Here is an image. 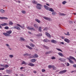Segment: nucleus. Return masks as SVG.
Returning a JSON list of instances; mask_svg holds the SVG:
<instances>
[{
    "label": "nucleus",
    "mask_w": 76,
    "mask_h": 76,
    "mask_svg": "<svg viewBox=\"0 0 76 76\" xmlns=\"http://www.w3.org/2000/svg\"><path fill=\"white\" fill-rule=\"evenodd\" d=\"M67 71L66 70H64L61 71L59 72V74H63V73L66 72Z\"/></svg>",
    "instance_id": "nucleus-1"
},
{
    "label": "nucleus",
    "mask_w": 76,
    "mask_h": 76,
    "mask_svg": "<svg viewBox=\"0 0 76 76\" xmlns=\"http://www.w3.org/2000/svg\"><path fill=\"white\" fill-rule=\"evenodd\" d=\"M39 6L40 7H41L42 5L40 4H37V8L39 10H40L41 9V8L40 7H39Z\"/></svg>",
    "instance_id": "nucleus-2"
},
{
    "label": "nucleus",
    "mask_w": 76,
    "mask_h": 76,
    "mask_svg": "<svg viewBox=\"0 0 76 76\" xmlns=\"http://www.w3.org/2000/svg\"><path fill=\"white\" fill-rule=\"evenodd\" d=\"M45 35L48 37H49V38H51V36L48 33H47V32H46L45 33Z\"/></svg>",
    "instance_id": "nucleus-3"
},
{
    "label": "nucleus",
    "mask_w": 76,
    "mask_h": 76,
    "mask_svg": "<svg viewBox=\"0 0 76 76\" xmlns=\"http://www.w3.org/2000/svg\"><path fill=\"white\" fill-rule=\"evenodd\" d=\"M17 26H19V27H20V28H23H23H24L25 26L24 24H23V26H20L19 24H17Z\"/></svg>",
    "instance_id": "nucleus-4"
},
{
    "label": "nucleus",
    "mask_w": 76,
    "mask_h": 76,
    "mask_svg": "<svg viewBox=\"0 0 76 76\" xmlns=\"http://www.w3.org/2000/svg\"><path fill=\"white\" fill-rule=\"evenodd\" d=\"M13 29H18V30H20V28L18 27V26H15V27H13Z\"/></svg>",
    "instance_id": "nucleus-5"
},
{
    "label": "nucleus",
    "mask_w": 76,
    "mask_h": 76,
    "mask_svg": "<svg viewBox=\"0 0 76 76\" xmlns=\"http://www.w3.org/2000/svg\"><path fill=\"white\" fill-rule=\"evenodd\" d=\"M51 42L52 43H54V44H56L57 43V41L55 40L52 39L51 40Z\"/></svg>",
    "instance_id": "nucleus-6"
},
{
    "label": "nucleus",
    "mask_w": 76,
    "mask_h": 76,
    "mask_svg": "<svg viewBox=\"0 0 76 76\" xmlns=\"http://www.w3.org/2000/svg\"><path fill=\"white\" fill-rule=\"evenodd\" d=\"M43 18L44 19H45V20H49V21H50L51 20L50 18H47V17H44Z\"/></svg>",
    "instance_id": "nucleus-7"
},
{
    "label": "nucleus",
    "mask_w": 76,
    "mask_h": 76,
    "mask_svg": "<svg viewBox=\"0 0 76 76\" xmlns=\"http://www.w3.org/2000/svg\"><path fill=\"white\" fill-rule=\"evenodd\" d=\"M44 7L45 8V9H46L47 10H49V9H50V7H49L48 6L46 5H44Z\"/></svg>",
    "instance_id": "nucleus-8"
},
{
    "label": "nucleus",
    "mask_w": 76,
    "mask_h": 76,
    "mask_svg": "<svg viewBox=\"0 0 76 76\" xmlns=\"http://www.w3.org/2000/svg\"><path fill=\"white\" fill-rule=\"evenodd\" d=\"M64 41L66 42L67 43H69L70 42V40L67 38H65L64 39Z\"/></svg>",
    "instance_id": "nucleus-9"
},
{
    "label": "nucleus",
    "mask_w": 76,
    "mask_h": 76,
    "mask_svg": "<svg viewBox=\"0 0 76 76\" xmlns=\"http://www.w3.org/2000/svg\"><path fill=\"white\" fill-rule=\"evenodd\" d=\"M1 26H7L8 25V24L7 23H4L0 24Z\"/></svg>",
    "instance_id": "nucleus-10"
},
{
    "label": "nucleus",
    "mask_w": 76,
    "mask_h": 76,
    "mask_svg": "<svg viewBox=\"0 0 76 76\" xmlns=\"http://www.w3.org/2000/svg\"><path fill=\"white\" fill-rule=\"evenodd\" d=\"M28 65L29 66H34V64L30 63L29 64H28Z\"/></svg>",
    "instance_id": "nucleus-11"
},
{
    "label": "nucleus",
    "mask_w": 76,
    "mask_h": 76,
    "mask_svg": "<svg viewBox=\"0 0 76 76\" xmlns=\"http://www.w3.org/2000/svg\"><path fill=\"white\" fill-rule=\"evenodd\" d=\"M12 71L8 70L7 69L6 70V72L8 74H10L11 73Z\"/></svg>",
    "instance_id": "nucleus-12"
},
{
    "label": "nucleus",
    "mask_w": 76,
    "mask_h": 76,
    "mask_svg": "<svg viewBox=\"0 0 76 76\" xmlns=\"http://www.w3.org/2000/svg\"><path fill=\"white\" fill-rule=\"evenodd\" d=\"M58 54L60 56L62 57H63L64 56V55H63V54L60 52H59L58 53Z\"/></svg>",
    "instance_id": "nucleus-13"
},
{
    "label": "nucleus",
    "mask_w": 76,
    "mask_h": 76,
    "mask_svg": "<svg viewBox=\"0 0 76 76\" xmlns=\"http://www.w3.org/2000/svg\"><path fill=\"white\" fill-rule=\"evenodd\" d=\"M38 57V55L36 53H35L34 55L32 56V58H37Z\"/></svg>",
    "instance_id": "nucleus-14"
},
{
    "label": "nucleus",
    "mask_w": 76,
    "mask_h": 76,
    "mask_svg": "<svg viewBox=\"0 0 76 76\" xmlns=\"http://www.w3.org/2000/svg\"><path fill=\"white\" fill-rule=\"evenodd\" d=\"M59 60L60 61L63 62L65 61V59L64 58H61L59 59Z\"/></svg>",
    "instance_id": "nucleus-15"
},
{
    "label": "nucleus",
    "mask_w": 76,
    "mask_h": 76,
    "mask_svg": "<svg viewBox=\"0 0 76 76\" xmlns=\"http://www.w3.org/2000/svg\"><path fill=\"white\" fill-rule=\"evenodd\" d=\"M12 32V31H8L7 32V33L8 35V36H9L10 34Z\"/></svg>",
    "instance_id": "nucleus-16"
},
{
    "label": "nucleus",
    "mask_w": 76,
    "mask_h": 76,
    "mask_svg": "<svg viewBox=\"0 0 76 76\" xmlns=\"http://www.w3.org/2000/svg\"><path fill=\"white\" fill-rule=\"evenodd\" d=\"M26 47L27 48H28L30 50H32V48L30 47V46L27 45H26Z\"/></svg>",
    "instance_id": "nucleus-17"
},
{
    "label": "nucleus",
    "mask_w": 76,
    "mask_h": 76,
    "mask_svg": "<svg viewBox=\"0 0 76 76\" xmlns=\"http://www.w3.org/2000/svg\"><path fill=\"white\" fill-rule=\"evenodd\" d=\"M27 28H28V29L29 30H32L33 29V30H34V31H35V29H34L33 28H30L29 27H28Z\"/></svg>",
    "instance_id": "nucleus-18"
},
{
    "label": "nucleus",
    "mask_w": 76,
    "mask_h": 76,
    "mask_svg": "<svg viewBox=\"0 0 76 76\" xmlns=\"http://www.w3.org/2000/svg\"><path fill=\"white\" fill-rule=\"evenodd\" d=\"M0 19H1V20L3 19L7 20L8 19V18L6 17H0Z\"/></svg>",
    "instance_id": "nucleus-19"
},
{
    "label": "nucleus",
    "mask_w": 76,
    "mask_h": 76,
    "mask_svg": "<svg viewBox=\"0 0 76 76\" xmlns=\"http://www.w3.org/2000/svg\"><path fill=\"white\" fill-rule=\"evenodd\" d=\"M36 61V59H32L31 60V62L32 63H34Z\"/></svg>",
    "instance_id": "nucleus-20"
},
{
    "label": "nucleus",
    "mask_w": 76,
    "mask_h": 76,
    "mask_svg": "<svg viewBox=\"0 0 76 76\" xmlns=\"http://www.w3.org/2000/svg\"><path fill=\"white\" fill-rule=\"evenodd\" d=\"M30 46L31 47H34L35 46V45L32 43H31L29 44Z\"/></svg>",
    "instance_id": "nucleus-21"
},
{
    "label": "nucleus",
    "mask_w": 76,
    "mask_h": 76,
    "mask_svg": "<svg viewBox=\"0 0 76 76\" xmlns=\"http://www.w3.org/2000/svg\"><path fill=\"white\" fill-rule=\"evenodd\" d=\"M3 35H5V36H6V37H7L8 36V34H7V33H3Z\"/></svg>",
    "instance_id": "nucleus-22"
},
{
    "label": "nucleus",
    "mask_w": 76,
    "mask_h": 76,
    "mask_svg": "<svg viewBox=\"0 0 76 76\" xmlns=\"http://www.w3.org/2000/svg\"><path fill=\"white\" fill-rule=\"evenodd\" d=\"M13 23L11 21H9V25H13Z\"/></svg>",
    "instance_id": "nucleus-23"
},
{
    "label": "nucleus",
    "mask_w": 76,
    "mask_h": 76,
    "mask_svg": "<svg viewBox=\"0 0 76 76\" xmlns=\"http://www.w3.org/2000/svg\"><path fill=\"white\" fill-rule=\"evenodd\" d=\"M49 10L50 11L52 12H53L54 11V10L52 8H50L49 10Z\"/></svg>",
    "instance_id": "nucleus-24"
},
{
    "label": "nucleus",
    "mask_w": 76,
    "mask_h": 76,
    "mask_svg": "<svg viewBox=\"0 0 76 76\" xmlns=\"http://www.w3.org/2000/svg\"><path fill=\"white\" fill-rule=\"evenodd\" d=\"M28 53H26L25 54H24L23 56L24 57H26L27 56H28Z\"/></svg>",
    "instance_id": "nucleus-25"
},
{
    "label": "nucleus",
    "mask_w": 76,
    "mask_h": 76,
    "mask_svg": "<svg viewBox=\"0 0 76 76\" xmlns=\"http://www.w3.org/2000/svg\"><path fill=\"white\" fill-rule=\"evenodd\" d=\"M9 67V66L8 65H4V67L5 68H7L8 67Z\"/></svg>",
    "instance_id": "nucleus-26"
},
{
    "label": "nucleus",
    "mask_w": 76,
    "mask_h": 76,
    "mask_svg": "<svg viewBox=\"0 0 76 76\" xmlns=\"http://www.w3.org/2000/svg\"><path fill=\"white\" fill-rule=\"evenodd\" d=\"M20 38L21 40L22 41H26V40L24 39L23 37H20Z\"/></svg>",
    "instance_id": "nucleus-27"
},
{
    "label": "nucleus",
    "mask_w": 76,
    "mask_h": 76,
    "mask_svg": "<svg viewBox=\"0 0 76 76\" xmlns=\"http://www.w3.org/2000/svg\"><path fill=\"white\" fill-rule=\"evenodd\" d=\"M43 47H44V48H45V49H49L50 48L49 47H48L47 46H46L45 45H44Z\"/></svg>",
    "instance_id": "nucleus-28"
},
{
    "label": "nucleus",
    "mask_w": 76,
    "mask_h": 76,
    "mask_svg": "<svg viewBox=\"0 0 76 76\" xmlns=\"http://www.w3.org/2000/svg\"><path fill=\"white\" fill-rule=\"evenodd\" d=\"M32 3L35 4H37V1L35 0L33 1H32Z\"/></svg>",
    "instance_id": "nucleus-29"
},
{
    "label": "nucleus",
    "mask_w": 76,
    "mask_h": 76,
    "mask_svg": "<svg viewBox=\"0 0 76 76\" xmlns=\"http://www.w3.org/2000/svg\"><path fill=\"white\" fill-rule=\"evenodd\" d=\"M52 68H53V70H55L57 69L56 67L54 66V65L53 66Z\"/></svg>",
    "instance_id": "nucleus-30"
},
{
    "label": "nucleus",
    "mask_w": 76,
    "mask_h": 76,
    "mask_svg": "<svg viewBox=\"0 0 76 76\" xmlns=\"http://www.w3.org/2000/svg\"><path fill=\"white\" fill-rule=\"evenodd\" d=\"M27 63L26 62H24V61H23L22 62V65H23V64H24V65H26Z\"/></svg>",
    "instance_id": "nucleus-31"
},
{
    "label": "nucleus",
    "mask_w": 76,
    "mask_h": 76,
    "mask_svg": "<svg viewBox=\"0 0 76 76\" xmlns=\"http://www.w3.org/2000/svg\"><path fill=\"white\" fill-rule=\"evenodd\" d=\"M64 34H65V35H68V36L70 35V34H69V32H67L66 34L64 33Z\"/></svg>",
    "instance_id": "nucleus-32"
},
{
    "label": "nucleus",
    "mask_w": 76,
    "mask_h": 76,
    "mask_svg": "<svg viewBox=\"0 0 76 76\" xmlns=\"http://www.w3.org/2000/svg\"><path fill=\"white\" fill-rule=\"evenodd\" d=\"M48 40L47 39H45L43 40L44 42H48Z\"/></svg>",
    "instance_id": "nucleus-33"
},
{
    "label": "nucleus",
    "mask_w": 76,
    "mask_h": 76,
    "mask_svg": "<svg viewBox=\"0 0 76 76\" xmlns=\"http://www.w3.org/2000/svg\"><path fill=\"white\" fill-rule=\"evenodd\" d=\"M36 21L38 23H40V21L37 19H35Z\"/></svg>",
    "instance_id": "nucleus-34"
},
{
    "label": "nucleus",
    "mask_w": 76,
    "mask_h": 76,
    "mask_svg": "<svg viewBox=\"0 0 76 76\" xmlns=\"http://www.w3.org/2000/svg\"><path fill=\"white\" fill-rule=\"evenodd\" d=\"M53 65H49L48 68L49 69H51L52 68H53Z\"/></svg>",
    "instance_id": "nucleus-35"
},
{
    "label": "nucleus",
    "mask_w": 76,
    "mask_h": 76,
    "mask_svg": "<svg viewBox=\"0 0 76 76\" xmlns=\"http://www.w3.org/2000/svg\"><path fill=\"white\" fill-rule=\"evenodd\" d=\"M69 63H70L72 64H74V62H73V61H72L71 60H70L69 61Z\"/></svg>",
    "instance_id": "nucleus-36"
},
{
    "label": "nucleus",
    "mask_w": 76,
    "mask_h": 76,
    "mask_svg": "<svg viewBox=\"0 0 76 76\" xmlns=\"http://www.w3.org/2000/svg\"><path fill=\"white\" fill-rule=\"evenodd\" d=\"M0 11H1V12H2V13H4V10L3 9H1L0 10Z\"/></svg>",
    "instance_id": "nucleus-37"
},
{
    "label": "nucleus",
    "mask_w": 76,
    "mask_h": 76,
    "mask_svg": "<svg viewBox=\"0 0 76 76\" xmlns=\"http://www.w3.org/2000/svg\"><path fill=\"white\" fill-rule=\"evenodd\" d=\"M34 26L35 28H38V26L36 24H34Z\"/></svg>",
    "instance_id": "nucleus-38"
},
{
    "label": "nucleus",
    "mask_w": 76,
    "mask_h": 76,
    "mask_svg": "<svg viewBox=\"0 0 76 76\" xmlns=\"http://www.w3.org/2000/svg\"><path fill=\"white\" fill-rule=\"evenodd\" d=\"M28 56L30 57V58H32V55L31 54H29L28 55Z\"/></svg>",
    "instance_id": "nucleus-39"
},
{
    "label": "nucleus",
    "mask_w": 76,
    "mask_h": 76,
    "mask_svg": "<svg viewBox=\"0 0 76 76\" xmlns=\"http://www.w3.org/2000/svg\"><path fill=\"white\" fill-rule=\"evenodd\" d=\"M69 58H70V59H74V58H75L73 57H72V56H69Z\"/></svg>",
    "instance_id": "nucleus-40"
},
{
    "label": "nucleus",
    "mask_w": 76,
    "mask_h": 76,
    "mask_svg": "<svg viewBox=\"0 0 76 76\" xmlns=\"http://www.w3.org/2000/svg\"><path fill=\"white\" fill-rule=\"evenodd\" d=\"M56 50H58L59 51H60L62 52H63V51H62V50L59 48H57Z\"/></svg>",
    "instance_id": "nucleus-41"
},
{
    "label": "nucleus",
    "mask_w": 76,
    "mask_h": 76,
    "mask_svg": "<svg viewBox=\"0 0 76 76\" xmlns=\"http://www.w3.org/2000/svg\"><path fill=\"white\" fill-rule=\"evenodd\" d=\"M9 57L10 58H12L13 57V55H9Z\"/></svg>",
    "instance_id": "nucleus-42"
},
{
    "label": "nucleus",
    "mask_w": 76,
    "mask_h": 76,
    "mask_svg": "<svg viewBox=\"0 0 76 76\" xmlns=\"http://www.w3.org/2000/svg\"><path fill=\"white\" fill-rule=\"evenodd\" d=\"M42 34L40 33V34H38L36 36H42Z\"/></svg>",
    "instance_id": "nucleus-43"
},
{
    "label": "nucleus",
    "mask_w": 76,
    "mask_h": 76,
    "mask_svg": "<svg viewBox=\"0 0 76 76\" xmlns=\"http://www.w3.org/2000/svg\"><path fill=\"white\" fill-rule=\"evenodd\" d=\"M56 14V12H55L54 11L52 13V14L53 15H55Z\"/></svg>",
    "instance_id": "nucleus-44"
},
{
    "label": "nucleus",
    "mask_w": 76,
    "mask_h": 76,
    "mask_svg": "<svg viewBox=\"0 0 76 76\" xmlns=\"http://www.w3.org/2000/svg\"><path fill=\"white\" fill-rule=\"evenodd\" d=\"M4 69V68H1L0 67V71H1V70H3Z\"/></svg>",
    "instance_id": "nucleus-45"
},
{
    "label": "nucleus",
    "mask_w": 76,
    "mask_h": 76,
    "mask_svg": "<svg viewBox=\"0 0 76 76\" xmlns=\"http://www.w3.org/2000/svg\"><path fill=\"white\" fill-rule=\"evenodd\" d=\"M41 29H42V27H39V31L40 32H41L42 31Z\"/></svg>",
    "instance_id": "nucleus-46"
},
{
    "label": "nucleus",
    "mask_w": 76,
    "mask_h": 76,
    "mask_svg": "<svg viewBox=\"0 0 76 76\" xmlns=\"http://www.w3.org/2000/svg\"><path fill=\"white\" fill-rule=\"evenodd\" d=\"M42 72H45V69H42Z\"/></svg>",
    "instance_id": "nucleus-47"
},
{
    "label": "nucleus",
    "mask_w": 76,
    "mask_h": 76,
    "mask_svg": "<svg viewBox=\"0 0 76 76\" xmlns=\"http://www.w3.org/2000/svg\"><path fill=\"white\" fill-rule=\"evenodd\" d=\"M9 27L8 26H6L5 27V29H9Z\"/></svg>",
    "instance_id": "nucleus-48"
},
{
    "label": "nucleus",
    "mask_w": 76,
    "mask_h": 76,
    "mask_svg": "<svg viewBox=\"0 0 76 76\" xmlns=\"http://www.w3.org/2000/svg\"><path fill=\"white\" fill-rule=\"evenodd\" d=\"M73 66L74 67L76 68V64H73Z\"/></svg>",
    "instance_id": "nucleus-49"
},
{
    "label": "nucleus",
    "mask_w": 76,
    "mask_h": 76,
    "mask_svg": "<svg viewBox=\"0 0 76 76\" xmlns=\"http://www.w3.org/2000/svg\"><path fill=\"white\" fill-rule=\"evenodd\" d=\"M21 12H22V13L23 14H25L26 13V11H25L23 10V11H22Z\"/></svg>",
    "instance_id": "nucleus-50"
},
{
    "label": "nucleus",
    "mask_w": 76,
    "mask_h": 76,
    "mask_svg": "<svg viewBox=\"0 0 76 76\" xmlns=\"http://www.w3.org/2000/svg\"><path fill=\"white\" fill-rule=\"evenodd\" d=\"M66 3V1H64L63 2H62V4H65Z\"/></svg>",
    "instance_id": "nucleus-51"
},
{
    "label": "nucleus",
    "mask_w": 76,
    "mask_h": 76,
    "mask_svg": "<svg viewBox=\"0 0 76 76\" xmlns=\"http://www.w3.org/2000/svg\"><path fill=\"white\" fill-rule=\"evenodd\" d=\"M50 52H46L45 53L46 54H50Z\"/></svg>",
    "instance_id": "nucleus-52"
},
{
    "label": "nucleus",
    "mask_w": 76,
    "mask_h": 76,
    "mask_svg": "<svg viewBox=\"0 0 76 76\" xmlns=\"http://www.w3.org/2000/svg\"><path fill=\"white\" fill-rule=\"evenodd\" d=\"M51 59H53V60L55 59H56V58H55V57L54 56H53L52 58Z\"/></svg>",
    "instance_id": "nucleus-53"
},
{
    "label": "nucleus",
    "mask_w": 76,
    "mask_h": 76,
    "mask_svg": "<svg viewBox=\"0 0 76 76\" xmlns=\"http://www.w3.org/2000/svg\"><path fill=\"white\" fill-rule=\"evenodd\" d=\"M60 15H65V14L64 13H61Z\"/></svg>",
    "instance_id": "nucleus-54"
},
{
    "label": "nucleus",
    "mask_w": 76,
    "mask_h": 76,
    "mask_svg": "<svg viewBox=\"0 0 76 76\" xmlns=\"http://www.w3.org/2000/svg\"><path fill=\"white\" fill-rule=\"evenodd\" d=\"M66 64H66V66H69V65H70L69 63H67Z\"/></svg>",
    "instance_id": "nucleus-55"
},
{
    "label": "nucleus",
    "mask_w": 76,
    "mask_h": 76,
    "mask_svg": "<svg viewBox=\"0 0 76 76\" xmlns=\"http://www.w3.org/2000/svg\"><path fill=\"white\" fill-rule=\"evenodd\" d=\"M1 67H4V64H0Z\"/></svg>",
    "instance_id": "nucleus-56"
},
{
    "label": "nucleus",
    "mask_w": 76,
    "mask_h": 76,
    "mask_svg": "<svg viewBox=\"0 0 76 76\" xmlns=\"http://www.w3.org/2000/svg\"><path fill=\"white\" fill-rule=\"evenodd\" d=\"M16 2H18L19 3H20V1L19 0H18V1H16Z\"/></svg>",
    "instance_id": "nucleus-57"
},
{
    "label": "nucleus",
    "mask_w": 76,
    "mask_h": 76,
    "mask_svg": "<svg viewBox=\"0 0 76 76\" xmlns=\"http://www.w3.org/2000/svg\"><path fill=\"white\" fill-rule=\"evenodd\" d=\"M33 72L34 73V74H36L37 73V72L36 71H35V70H34L33 71Z\"/></svg>",
    "instance_id": "nucleus-58"
},
{
    "label": "nucleus",
    "mask_w": 76,
    "mask_h": 76,
    "mask_svg": "<svg viewBox=\"0 0 76 76\" xmlns=\"http://www.w3.org/2000/svg\"><path fill=\"white\" fill-rule=\"evenodd\" d=\"M47 28H45L44 29V31H47Z\"/></svg>",
    "instance_id": "nucleus-59"
},
{
    "label": "nucleus",
    "mask_w": 76,
    "mask_h": 76,
    "mask_svg": "<svg viewBox=\"0 0 76 76\" xmlns=\"http://www.w3.org/2000/svg\"><path fill=\"white\" fill-rule=\"evenodd\" d=\"M60 44H64V42H60Z\"/></svg>",
    "instance_id": "nucleus-60"
},
{
    "label": "nucleus",
    "mask_w": 76,
    "mask_h": 76,
    "mask_svg": "<svg viewBox=\"0 0 76 76\" xmlns=\"http://www.w3.org/2000/svg\"><path fill=\"white\" fill-rule=\"evenodd\" d=\"M24 69V68H23V67H20V69H21V70H22V69Z\"/></svg>",
    "instance_id": "nucleus-61"
},
{
    "label": "nucleus",
    "mask_w": 76,
    "mask_h": 76,
    "mask_svg": "<svg viewBox=\"0 0 76 76\" xmlns=\"http://www.w3.org/2000/svg\"><path fill=\"white\" fill-rule=\"evenodd\" d=\"M8 48H9V49L10 50H11L12 49L11 48H10V46H9V47H8Z\"/></svg>",
    "instance_id": "nucleus-62"
},
{
    "label": "nucleus",
    "mask_w": 76,
    "mask_h": 76,
    "mask_svg": "<svg viewBox=\"0 0 76 76\" xmlns=\"http://www.w3.org/2000/svg\"><path fill=\"white\" fill-rule=\"evenodd\" d=\"M6 45L8 47H9V46H9V45H8V44H6Z\"/></svg>",
    "instance_id": "nucleus-63"
},
{
    "label": "nucleus",
    "mask_w": 76,
    "mask_h": 76,
    "mask_svg": "<svg viewBox=\"0 0 76 76\" xmlns=\"http://www.w3.org/2000/svg\"><path fill=\"white\" fill-rule=\"evenodd\" d=\"M61 38H62V39H64L65 37H62Z\"/></svg>",
    "instance_id": "nucleus-64"
}]
</instances>
